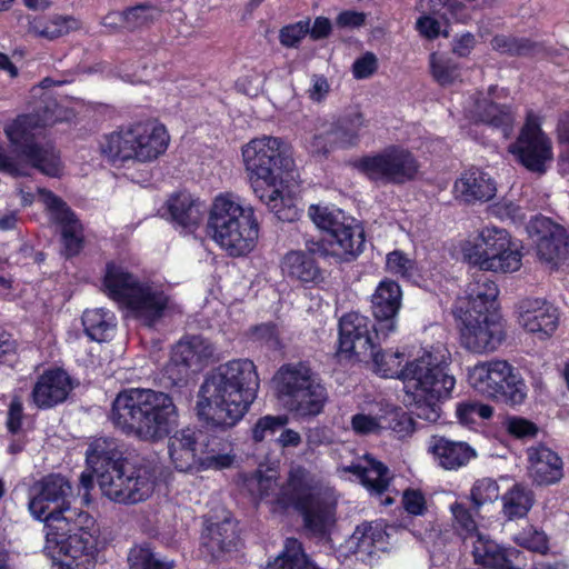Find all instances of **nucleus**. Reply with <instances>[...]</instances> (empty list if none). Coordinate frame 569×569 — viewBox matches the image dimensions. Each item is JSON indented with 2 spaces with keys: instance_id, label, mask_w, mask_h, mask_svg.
<instances>
[{
  "instance_id": "4",
  "label": "nucleus",
  "mask_w": 569,
  "mask_h": 569,
  "mask_svg": "<svg viewBox=\"0 0 569 569\" xmlns=\"http://www.w3.org/2000/svg\"><path fill=\"white\" fill-rule=\"evenodd\" d=\"M242 158L254 194L278 220L296 221L298 209L283 196L286 176L292 171L295 160L286 141L278 137L262 136L242 147Z\"/></svg>"
},
{
  "instance_id": "41",
  "label": "nucleus",
  "mask_w": 569,
  "mask_h": 569,
  "mask_svg": "<svg viewBox=\"0 0 569 569\" xmlns=\"http://www.w3.org/2000/svg\"><path fill=\"white\" fill-rule=\"evenodd\" d=\"M385 536L386 532L381 527L363 522L356 527L351 536V541L355 543L356 552L372 555L377 543L383 542Z\"/></svg>"
},
{
  "instance_id": "46",
  "label": "nucleus",
  "mask_w": 569,
  "mask_h": 569,
  "mask_svg": "<svg viewBox=\"0 0 569 569\" xmlns=\"http://www.w3.org/2000/svg\"><path fill=\"white\" fill-rule=\"evenodd\" d=\"M421 9L429 14L448 20L465 16L466 7L460 0H419Z\"/></svg>"
},
{
  "instance_id": "58",
  "label": "nucleus",
  "mask_w": 569,
  "mask_h": 569,
  "mask_svg": "<svg viewBox=\"0 0 569 569\" xmlns=\"http://www.w3.org/2000/svg\"><path fill=\"white\" fill-rule=\"evenodd\" d=\"M351 429L360 436L377 433L381 429L380 419L371 415L356 413L351 417Z\"/></svg>"
},
{
  "instance_id": "48",
  "label": "nucleus",
  "mask_w": 569,
  "mask_h": 569,
  "mask_svg": "<svg viewBox=\"0 0 569 569\" xmlns=\"http://www.w3.org/2000/svg\"><path fill=\"white\" fill-rule=\"evenodd\" d=\"M498 497L499 486L497 481L491 478L476 480L470 491V499L476 512H479L483 505L497 500Z\"/></svg>"
},
{
  "instance_id": "26",
  "label": "nucleus",
  "mask_w": 569,
  "mask_h": 569,
  "mask_svg": "<svg viewBox=\"0 0 569 569\" xmlns=\"http://www.w3.org/2000/svg\"><path fill=\"white\" fill-rule=\"evenodd\" d=\"M519 322L531 333L540 338L551 337L559 326L558 309L541 299H526L520 305Z\"/></svg>"
},
{
  "instance_id": "25",
  "label": "nucleus",
  "mask_w": 569,
  "mask_h": 569,
  "mask_svg": "<svg viewBox=\"0 0 569 569\" xmlns=\"http://www.w3.org/2000/svg\"><path fill=\"white\" fill-rule=\"evenodd\" d=\"M300 508L296 509L302 518L307 535L320 541L331 539L332 529L336 526V506L323 498L318 497L312 502L299 501Z\"/></svg>"
},
{
  "instance_id": "56",
  "label": "nucleus",
  "mask_w": 569,
  "mask_h": 569,
  "mask_svg": "<svg viewBox=\"0 0 569 569\" xmlns=\"http://www.w3.org/2000/svg\"><path fill=\"white\" fill-rule=\"evenodd\" d=\"M519 545L529 551L547 555L549 551V539L543 531L529 530L521 533Z\"/></svg>"
},
{
  "instance_id": "64",
  "label": "nucleus",
  "mask_w": 569,
  "mask_h": 569,
  "mask_svg": "<svg viewBox=\"0 0 569 569\" xmlns=\"http://www.w3.org/2000/svg\"><path fill=\"white\" fill-rule=\"evenodd\" d=\"M417 29L423 37L436 39L440 33V23L431 16H422L417 20Z\"/></svg>"
},
{
  "instance_id": "50",
  "label": "nucleus",
  "mask_w": 569,
  "mask_h": 569,
  "mask_svg": "<svg viewBox=\"0 0 569 569\" xmlns=\"http://www.w3.org/2000/svg\"><path fill=\"white\" fill-rule=\"evenodd\" d=\"M27 418L24 413L23 400L19 395H13L8 405L6 415V430L11 436H18L22 432L23 420Z\"/></svg>"
},
{
  "instance_id": "12",
  "label": "nucleus",
  "mask_w": 569,
  "mask_h": 569,
  "mask_svg": "<svg viewBox=\"0 0 569 569\" xmlns=\"http://www.w3.org/2000/svg\"><path fill=\"white\" fill-rule=\"evenodd\" d=\"M308 214L327 236L335 253L346 261L355 260L365 250V229L353 217L336 206L310 204Z\"/></svg>"
},
{
  "instance_id": "44",
  "label": "nucleus",
  "mask_w": 569,
  "mask_h": 569,
  "mask_svg": "<svg viewBox=\"0 0 569 569\" xmlns=\"http://www.w3.org/2000/svg\"><path fill=\"white\" fill-rule=\"evenodd\" d=\"M451 513L453 516V526L457 530L458 535L463 538H471L473 536H478V525L475 519V515L477 513L472 508H468L462 502H453L450 507Z\"/></svg>"
},
{
  "instance_id": "60",
  "label": "nucleus",
  "mask_w": 569,
  "mask_h": 569,
  "mask_svg": "<svg viewBox=\"0 0 569 569\" xmlns=\"http://www.w3.org/2000/svg\"><path fill=\"white\" fill-rule=\"evenodd\" d=\"M17 355V341L0 327V365H11Z\"/></svg>"
},
{
  "instance_id": "34",
  "label": "nucleus",
  "mask_w": 569,
  "mask_h": 569,
  "mask_svg": "<svg viewBox=\"0 0 569 569\" xmlns=\"http://www.w3.org/2000/svg\"><path fill=\"white\" fill-rule=\"evenodd\" d=\"M167 210L176 224L194 230L203 219L204 206L186 191L173 193L167 200Z\"/></svg>"
},
{
  "instance_id": "30",
  "label": "nucleus",
  "mask_w": 569,
  "mask_h": 569,
  "mask_svg": "<svg viewBox=\"0 0 569 569\" xmlns=\"http://www.w3.org/2000/svg\"><path fill=\"white\" fill-rule=\"evenodd\" d=\"M168 437V453L176 470L188 472L200 468L201 453L198 450L199 437L197 431L190 428L173 430Z\"/></svg>"
},
{
  "instance_id": "59",
  "label": "nucleus",
  "mask_w": 569,
  "mask_h": 569,
  "mask_svg": "<svg viewBox=\"0 0 569 569\" xmlns=\"http://www.w3.org/2000/svg\"><path fill=\"white\" fill-rule=\"evenodd\" d=\"M252 336L256 340L261 341L268 346L279 345V330L274 322H263L257 325L252 329Z\"/></svg>"
},
{
  "instance_id": "16",
  "label": "nucleus",
  "mask_w": 569,
  "mask_h": 569,
  "mask_svg": "<svg viewBox=\"0 0 569 569\" xmlns=\"http://www.w3.org/2000/svg\"><path fill=\"white\" fill-rule=\"evenodd\" d=\"M480 249L470 256L480 271L515 272L521 267V253L513 247L509 232L497 227H486L480 232Z\"/></svg>"
},
{
  "instance_id": "1",
  "label": "nucleus",
  "mask_w": 569,
  "mask_h": 569,
  "mask_svg": "<svg viewBox=\"0 0 569 569\" xmlns=\"http://www.w3.org/2000/svg\"><path fill=\"white\" fill-rule=\"evenodd\" d=\"M370 318L348 312L339 320L337 355L356 361H372L373 371L381 378L398 379L411 397V412L417 418L436 423L441 405L452 398L456 378L450 371L451 355L445 348H431L411 360L400 351L382 350L389 336L378 335Z\"/></svg>"
},
{
  "instance_id": "9",
  "label": "nucleus",
  "mask_w": 569,
  "mask_h": 569,
  "mask_svg": "<svg viewBox=\"0 0 569 569\" xmlns=\"http://www.w3.org/2000/svg\"><path fill=\"white\" fill-rule=\"evenodd\" d=\"M170 136L157 119L136 121L106 136L101 150L113 162H151L163 154Z\"/></svg>"
},
{
  "instance_id": "15",
  "label": "nucleus",
  "mask_w": 569,
  "mask_h": 569,
  "mask_svg": "<svg viewBox=\"0 0 569 569\" xmlns=\"http://www.w3.org/2000/svg\"><path fill=\"white\" fill-rule=\"evenodd\" d=\"M508 151L518 164L538 177L546 174L553 161L551 139L540 123L531 118H527Z\"/></svg>"
},
{
  "instance_id": "28",
  "label": "nucleus",
  "mask_w": 569,
  "mask_h": 569,
  "mask_svg": "<svg viewBox=\"0 0 569 569\" xmlns=\"http://www.w3.org/2000/svg\"><path fill=\"white\" fill-rule=\"evenodd\" d=\"M428 452L445 470H458L477 457V451L469 443L439 435H433L428 440Z\"/></svg>"
},
{
  "instance_id": "36",
  "label": "nucleus",
  "mask_w": 569,
  "mask_h": 569,
  "mask_svg": "<svg viewBox=\"0 0 569 569\" xmlns=\"http://www.w3.org/2000/svg\"><path fill=\"white\" fill-rule=\"evenodd\" d=\"M502 512L509 520L527 517L535 505L536 495L525 482H515L502 496Z\"/></svg>"
},
{
  "instance_id": "38",
  "label": "nucleus",
  "mask_w": 569,
  "mask_h": 569,
  "mask_svg": "<svg viewBox=\"0 0 569 569\" xmlns=\"http://www.w3.org/2000/svg\"><path fill=\"white\" fill-rule=\"evenodd\" d=\"M81 322L89 340L100 343L111 339L117 326L114 315L102 308L86 310Z\"/></svg>"
},
{
  "instance_id": "10",
  "label": "nucleus",
  "mask_w": 569,
  "mask_h": 569,
  "mask_svg": "<svg viewBox=\"0 0 569 569\" xmlns=\"http://www.w3.org/2000/svg\"><path fill=\"white\" fill-rule=\"evenodd\" d=\"M47 127L38 113H21L4 126V134L10 144L27 159L40 173L50 178L63 174L60 152L52 146L38 142V136Z\"/></svg>"
},
{
  "instance_id": "52",
  "label": "nucleus",
  "mask_w": 569,
  "mask_h": 569,
  "mask_svg": "<svg viewBox=\"0 0 569 569\" xmlns=\"http://www.w3.org/2000/svg\"><path fill=\"white\" fill-rule=\"evenodd\" d=\"M157 14L158 10L149 4H138L123 12L127 24L132 29L148 26L154 21Z\"/></svg>"
},
{
  "instance_id": "20",
  "label": "nucleus",
  "mask_w": 569,
  "mask_h": 569,
  "mask_svg": "<svg viewBox=\"0 0 569 569\" xmlns=\"http://www.w3.org/2000/svg\"><path fill=\"white\" fill-rule=\"evenodd\" d=\"M325 257L316 249H291L280 259V270L283 278L303 289H316L326 282V270L320 264Z\"/></svg>"
},
{
  "instance_id": "27",
  "label": "nucleus",
  "mask_w": 569,
  "mask_h": 569,
  "mask_svg": "<svg viewBox=\"0 0 569 569\" xmlns=\"http://www.w3.org/2000/svg\"><path fill=\"white\" fill-rule=\"evenodd\" d=\"M365 117L361 112H355L340 118L326 134H316L312 147L319 154L327 157L331 147L327 141L331 140L341 148L355 147L359 142L360 130L365 127Z\"/></svg>"
},
{
  "instance_id": "47",
  "label": "nucleus",
  "mask_w": 569,
  "mask_h": 569,
  "mask_svg": "<svg viewBox=\"0 0 569 569\" xmlns=\"http://www.w3.org/2000/svg\"><path fill=\"white\" fill-rule=\"evenodd\" d=\"M79 28L80 22L74 17L54 14L46 22L40 31V36L49 40H54Z\"/></svg>"
},
{
  "instance_id": "3",
  "label": "nucleus",
  "mask_w": 569,
  "mask_h": 569,
  "mask_svg": "<svg viewBox=\"0 0 569 569\" xmlns=\"http://www.w3.org/2000/svg\"><path fill=\"white\" fill-rule=\"evenodd\" d=\"M108 418L120 433L157 443L178 428L179 410L168 392L151 388H126L113 399Z\"/></svg>"
},
{
  "instance_id": "35",
  "label": "nucleus",
  "mask_w": 569,
  "mask_h": 569,
  "mask_svg": "<svg viewBox=\"0 0 569 569\" xmlns=\"http://www.w3.org/2000/svg\"><path fill=\"white\" fill-rule=\"evenodd\" d=\"M213 356V347L201 336H191L179 341L172 349L171 361L176 366L191 368L200 366Z\"/></svg>"
},
{
  "instance_id": "43",
  "label": "nucleus",
  "mask_w": 569,
  "mask_h": 569,
  "mask_svg": "<svg viewBox=\"0 0 569 569\" xmlns=\"http://www.w3.org/2000/svg\"><path fill=\"white\" fill-rule=\"evenodd\" d=\"M130 569H172L173 561L157 559L149 545H136L128 553Z\"/></svg>"
},
{
  "instance_id": "45",
  "label": "nucleus",
  "mask_w": 569,
  "mask_h": 569,
  "mask_svg": "<svg viewBox=\"0 0 569 569\" xmlns=\"http://www.w3.org/2000/svg\"><path fill=\"white\" fill-rule=\"evenodd\" d=\"M430 70L433 79L442 87L452 84L460 77L458 62L451 58L437 57L436 53L430 57Z\"/></svg>"
},
{
  "instance_id": "2",
  "label": "nucleus",
  "mask_w": 569,
  "mask_h": 569,
  "mask_svg": "<svg viewBox=\"0 0 569 569\" xmlns=\"http://www.w3.org/2000/svg\"><path fill=\"white\" fill-rule=\"evenodd\" d=\"M260 386L256 365L233 359L219 365L203 381L197 415L206 436L200 440V468L221 470L234 460L227 431L238 425L257 398Z\"/></svg>"
},
{
  "instance_id": "63",
  "label": "nucleus",
  "mask_w": 569,
  "mask_h": 569,
  "mask_svg": "<svg viewBox=\"0 0 569 569\" xmlns=\"http://www.w3.org/2000/svg\"><path fill=\"white\" fill-rule=\"evenodd\" d=\"M556 133H557L558 142L560 144H563L567 147V149L563 152H561L560 158L563 161L569 162V113L568 112L562 113L559 117L557 128H556Z\"/></svg>"
},
{
  "instance_id": "32",
  "label": "nucleus",
  "mask_w": 569,
  "mask_h": 569,
  "mask_svg": "<svg viewBox=\"0 0 569 569\" xmlns=\"http://www.w3.org/2000/svg\"><path fill=\"white\" fill-rule=\"evenodd\" d=\"M473 556L477 562L492 569H523L525 556L513 547H501L492 540L478 538Z\"/></svg>"
},
{
  "instance_id": "24",
  "label": "nucleus",
  "mask_w": 569,
  "mask_h": 569,
  "mask_svg": "<svg viewBox=\"0 0 569 569\" xmlns=\"http://www.w3.org/2000/svg\"><path fill=\"white\" fill-rule=\"evenodd\" d=\"M528 473L539 487H549L563 478V460L558 452L539 443L527 449Z\"/></svg>"
},
{
  "instance_id": "29",
  "label": "nucleus",
  "mask_w": 569,
  "mask_h": 569,
  "mask_svg": "<svg viewBox=\"0 0 569 569\" xmlns=\"http://www.w3.org/2000/svg\"><path fill=\"white\" fill-rule=\"evenodd\" d=\"M496 191L495 180L479 168L465 170L453 184L456 198L467 204L487 202L496 196Z\"/></svg>"
},
{
  "instance_id": "5",
  "label": "nucleus",
  "mask_w": 569,
  "mask_h": 569,
  "mask_svg": "<svg viewBox=\"0 0 569 569\" xmlns=\"http://www.w3.org/2000/svg\"><path fill=\"white\" fill-rule=\"evenodd\" d=\"M86 462L103 495L114 502L136 505L146 501L154 490V467L124 458L114 439L93 440L87 449Z\"/></svg>"
},
{
  "instance_id": "17",
  "label": "nucleus",
  "mask_w": 569,
  "mask_h": 569,
  "mask_svg": "<svg viewBox=\"0 0 569 569\" xmlns=\"http://www.w3.org/2000/svg\"><path fill=\"white\" fill-rule=\"evenodd\" d=\"M71 489L69 481L61 475L51 473L39 483L38 492L30 497L28 508L34 519L44 522L49 527V517L57 516V523L71 519L77 515L76 510L66 503V497Z\"/></svg>"
},
{
  "instance_id": "11",
  "label": "nucleus",
  "mask_w": 569,
  "mask_h": 569,
  "mask_svg": "<svg viewBox=\"0 0 569 569\" xmlns=\"http://www.w3.org/2000/svg\"><path fill=\"white\" fill-rule=\"evenodd\" d=\"M468 381L476 391L498 403L515 407L522 405L527 398L525 379L507 360L477 362L468 370Z\"/></svg>"
},
{
  "instance_id": "6",
  "label": "nucleus",
  "mask_w": 569,
  "mask_h": 569,
  "mask_svg": "<svg viewBox=\"0 0 569 569\" xmlns=\"http://www.w3.org/2000/svg\"><path fill=\"white\" fill-rule=\"evenodd\" d=\"M103 293L147 328H154L167 315L170 296L142 281L121 263L107 261L101 278Z\"/></svg>"
},
{
  "instance_id": "39",
  "label": "nucleus",
  "mask_w": 569,
  "mask_h": 569,
  "mask_svg": "<svg viewBox=\"0 0 569 569\" xmlns=\"http://www.w3.org/2000/svg\"><path fill=\"white\" fill-rule=\"evenodd\" d=\"M475 113L479 121L493 128L507 129L513 121L508 106L499 104L488 98L478 99L476 101Z\"/></svg>"
},
{
  "instance_id": "61",
  "label": "nucleus",
  "mask_w": 569,
  "mask_h": 569,
  "mask_svg": "<svg viewBox=\"0 0 569 569\" xmlns=\"http://www.w3.org/2000/svg\"><path fill=\"white\" fill-rule=\"evenodd\" d=\"M475 36L471 32H465L455 37L452 41V52L460 58H467L475 49Z\"/></svg>"
},
{
  "instance_id": "14",
  "label": "nucleus",
  "mask_w": 569,
  "mask_h": 569,
  "mask_svg": "<svg viewBox=\"0 0 569 569\" xmlns=\"http://www.w3.org/2000/svg\"><path fill=\"white\" fill-rule=\"evenodd\" d=\"M460 320V345L472 353L493 352L506 340V321L499 310H465Z\"/></svg>"
},
{
  "instance_id": "53",
  "label": "nucleus",
  "mask_w": 569,
  "mask_h": 569,
  "mask_svg": "<svg viewBox=\"0 0 569 569\" xmlns=\"http://www.w3.org/2000/svg\"><path fill=\"white\" fill-rule=\"evenodd\" d=\"M246 486L254 500L261 501L273 492L276 480L272 477L264 476L261 471H256L247 479Z\"/></svg>"
},
{
  "instance_id": "42",
  "label": "nucleus",
  "mask_w": 569,
  "mask_h": 569,
  "mask_svg": "<svg viewBox=\"0 0 569 569\" xmlns=\"http://www.w3.org/2000/svg\"><path fill=\"white\" fill-rule=\"evenodd\" d=\"M386 267L390 273L406 281H417L421 277L417 261L398 249L387 254Z\"/></svg>"
},
{
  "instance_id": "23",
  "label": "nucleus",
  "mask_w": 569,
  "mask_h": 569,
  "mask_svg": "<svg viewBox=\"0 0 569 569\" xmlns=\"http://www.w3.org/2000/svg\"><path fill=\"white\" fill-rule=\"evenodd\" d=\"M76 388L71 376L61 367H51L37 378L31 399L40 410L52 409L63 403Z\"/></svg>"
},
{
  "instance_id": "22",
  "label": "nucleus",
  "mask_w": 569,
  "mask_h": 569,
  "mask_svg": "<svg viewBox=\"0 0 569 569\" xmlns=\"http://www.w3.org/2000/svg\"><path fill=\"white\" fill-rule=\"evenodd\" d=\"M50 519L51 522L46 528V540L49 548L56 549L59 555L67 557L68 560L96 555V543L88 531L79 527L78 532H72L70 522L73 521V517L58 523L57 516L53 515L49 517Z\"/></svg>"
},
{
  "instance_id": "57",
  "label": "nucleus",
  "mask_w": 569,
  "mask_h": 569,
  "mask_svg": "<svg viewBox=\"0 0 569 569\" xmlns=\"http://www.w3.org/2000/svg\"><path fill=\"white\" fill-rule=\"evenodd\" d=\"M378 69V59L375 53L368 51L357 58L352 64V74L355 79H368Z\"/></svg>"
},
{
  "instance_id": "51",
  "label": "nucleus",
  "mask_w": 569,
  "mask_h": 569,
  "mask_svg": "<svg viewBox=\"0 0 569 569\" xmlns=\"http://www.w3.org/2000/svg\"><path fill=\"white\" fill-rule=\"evenodd\" d=\"M507 432L515 439H532L536 438L538 426L523 417H508L505 421Z\"/></svg>"
},
{
  "instance_id": "33",
  "label": "nucleus",
  "mask_w": 569,
  "mask_h": 569,
  "mask_svg": "<svg viewBox=\"0 0 569 569\" xmlns=\"http://www.w3.org/2000/svg\"><path fill=\"white\" fill-rule=\"evenodd\" d=\"M202 540L209 553L219 559L237 549L240 540L238 522L229 517L219 522H210L206 527Z\"/></svg>"
},
{
  "instance_id": "37",
  "label": "nucleus",
  "mask_w": 569,
  "mask_h": 569,
  "mask_svg": "<svg viewBox=\"0 0 569 569\" xmlns=\"http://www.w3.org/2000/svg\"><path fill=\"white\" fill-rule=\"evenodd\" d=\"M467 295L468 303L466 310H499L497 302L499 295L498 286L483 271L473 277V281L468 284Z\"/></svg>"
},
{
  "instance_id": "54",
  "label": "nucleus",
  "mask_w": 569,
  "mask_h": 569,
  "mask_svg": "<svg viewBox=\"0 0 569 569\" xmlns=\"http://www.w3.org/2000/svg\"><path fill=\"white\" fill-rule=\"evenodd\" d=\"M309 32V20H300L280 29L279 40L283 47L295 48Z\"/></svg>"
},
{
  "instance_id": "19",
  "label": "nucleus",
  "mask_w": 569,
  "mask_h": 569,
  "mask_svg": "<svg viewBox=\"0 0 569 569\" xmlns=\"http://www.w3.org/2000/svg\"><path fill=\"white\" fill-rule=\"evenodd\" d=\"M39 192L43 196L51 221L60 229L62 254L67 259L78 257L86 246L83 223L68 203L54 192L48 189H40Z\"/></svg>"
},
{
  "instance_id": "31",
  "label": "nucleus",
  "mask_w": 569,
  "mask_h": 569,
  "mask_svg": "<svg viewBox=\"0 0 569 569\" xmlns=\"http://www.w3.org/2000/svg\"><path fill=\"white\" fill-rule=\"evenodd\" d=\"M363 458L367 461V466L352 462L347 466L338 467V471L356 476L361 486H363L371 496L381 497L388 491L392 481L390 470L383 462L377 460L369 453H366Z\"/></svg>"
},
{
  "instance_id": "13",
  "label": "nucleus",
  "mask_w": 569,
  "mask_h": 569,
  "mask_svg": "<svg viewBox=\"0 0 569 569\" xmlns=\"http://www.w3.org/2000/svg\"><path fill=\"white\" fill-rule=\"evenodd\" d=\"M352 167L371 182L403 184L417 178L420 163L410 150L391 144L380 152L353 160Z\"/></svg>"
},
{
  "instance_id": "62",
  "label": "nucleus",
  "mask_w": 569,
  "mask_h": 569,
  "mask_svg": "<svg viewBox=\"0 0 569 569\" xmlns=\"http://www.w3.org/2000/svg\"><path fill=\"white\" fill-rule=\"evenodd\" d=\"M491 47L493 50L501 54H506L509 57H516L517 50V37L516 36H506V34H497L491 40Z\"/></svg>"
},
{
  "instance_id": "8",
  "label": "nucleus",
  "mask_w": 569,
  "mask_h": 569,
  "mask_svg": "<svg viewBox=\"0 0 569 569\" xmlns=\"http://www.w3.org/2000/svg\"><path fill=\"white\" fill-rule=\"evenodd\" d=\"M277 399L296 418L320 415L328 399L326 387L308 361L283 363L273 377Z\"/></svg>"
},
{
  "instance_id": "7",
  "label": "nucleus",
  "mask_w": 569,
  "mask_h": 569,
  "mask_svg": "<svg viewBox=\"0 0 569 569\" xmlns=\"http://www.w3.org/2000/svg\"><path fill=\"white\" fill-rule=\"evenodd\" d=\"M208 230L213 240L232 257L252 251L259 236V224L251 207H243L232 193H220L212 202Z\"/></svg>"
},
{
  "instance_id": "40",
  "label": "nucleus",
  "mask_w": 569,
  "mask_h": 569,
  "mask_svg": "<svg viewBox=\"0 0 569 569\" xmlns=\"http://www.w3.org/2000/svg\"><path fill=\"white\" fill-rule=\"evenodd\" d=\"M288 492L286 493L288 502L295 508H300V500L312 502L318 495L312 492V486L309 480V472L303 467H298L289 472Z\"/></svg>"
},
{
  "instance_id": "18",
  "label": "nucleus",
  "mask_w": 569,
  "mask_h": 569,
  "mask_svg": "<svg viewBox=\"0 0 569 569\" xmlns=\"http://www.w3.org/2000/svg\"><path fill=\"white\" fill-rule=\"evenodd\" d=\"M528 232L540 260L552 264L555 269L569 267V234L561 224L539 214L530 220Z\"/></svg>"
},
{
  "instance_id": "21",
  "label": "nucleus",
  "mask_w": 569,
  "mask_h": 569,
  "mask_svg": "<svg viewBox=\"0 0 569 569\" xmlns=\"http://www.w3.org/2000/svg\"><path fill=\"white\" fill-rule=\"evenodd\" d=\"M402 305L400 284L389 278L382 279L372 297L371 311L375 320L370 319L371 332L390 336L397 330L398 315Z\"/></svg>"
},
{
  "instance_id": "49",
  "label": "nucleus",
  "mask_w": 569,
  "mask_h": 569,
  "mask_svg": "<svg viewBox=\"0 0 569 569\" xmlns=\"http://www.w3.org/2000/svg\"><path fill=\"white\" fill-rule=\"evenodd\" d=\"M288 422L289 418L286 415L260 417L251 428V438L257 443L261 442L267 437L276 435Z\"/></svg>"
},
{
  "instance_id": "55",
  "label": "nucleus",
  "mask_w": 569,
  "mask_h": 569,
  "mask_svg": "<svg viewBox=\"0 0 569 569\" xmlns=\"http://www.w3.org/2000/svg\"><path fill=\"white\" fill-rule=\"evenodd\" d=\"M401 505L410 516H423L427 508V500L420 489L407 488L402 492Z\"/></svg>"
}]
</instances>
